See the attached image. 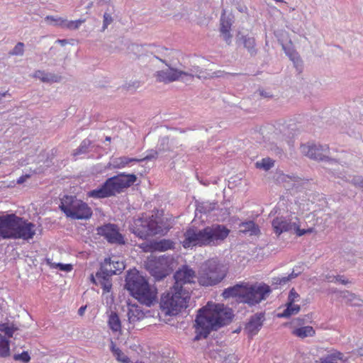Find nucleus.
I'll return each instance as SVG.
<instances>
[{"mask_svg": "<svg viewBox=\"0 0 363 363\" xmlns=\"http://www.w3.org/2000/svg\"><path fill=\"white\" fill-rule=\"evenodd\" d=\"M233 316V311L223 304H209L198 311L195 320L197 335L194 340H199L202 336L207 337L212 330L229 323Z\"/></svg>", "mask_w": 363, "mask_h": 363, "instance_id": "1", "label": "nucleus"}, {"mask_svg": "<svg viewBox=\"0 0 363 363\" xmlns=\"http://www.w3.org/2000/svg\"><path fill=\"white\" fill-rule=\"evenodd\" d=\"M230 230L223 225L213 224L203 229L189 228L184 233L183 246H216L220 245L229 235Z\"/></svg>", "mask_w": 363, "mask_h": 363, "instance_id": "2", "label": "nucleus"}, {"mask_svg": "<svg viewBox=\"0 0 363 363\" xmlns=\"http://www.w3.org/2000/svg\"><path fill=\"white\" fill-rule=\"evenodd\" d=\"M270 292V287L265 284L240 283L225 289L222 296L225 298H237L239 302L255 306L265 300Z\"/></svg>", "mask_w": 363, "mask_h": 363, "instance_id": "3", "label": "nucleus"}, {"mask_svg": "<svg viewBox=\"0 0 363 363\" xmlns=\"http://www.w3.org/2000/svg\"><path fill=\"white\" fill-rule=\"evenodd\" d=\"M125 288L142 304L150 306L157 301V289L150 285L138 271L128 272L125 278Z\"/></svg>", "mask_w": 363, "mask_h": 363, "instance_id": "4", "label": "nucleus"}, {"mask_svg": "<svg viewBox=\"0 0 363 363\" xmlns=\"http://www.w3.org/2000/svg\"><path fill=\"white\" fill-rule=\"evenodd\" d=\"M136 179V176L133 174H120L108 179L101 186L90 191L88 196L94 199H103L114 196L120 193L123 189L133 184Z\"/></svg>", "mask_w": 363, "mask_h": 363, "instance_id": "5", "label": "nucleus"}, {"mask_svg": "<svg viewBox=\"0 0 363 363\" xmlns=\"http://www.w3.org/2000/svg\"><path fill=\"white\" fill-rule=\"evenodd\" d=\"M227 274L226 267L216 259L204 262L198 272V282L203 286H215L221 282Z\"/></svg>", "mask_w": 363, "mask_h": 363, "instance_id": "6", "label": "nucleus"}, {"mask_svg": "<svg viewBox=\"0 0 363 363\" xmlns=\"http://www.w3.org/2000/svg\"><path fill=\"white\" fill-rule=\"evenodd\" d=\"M189 299V291L176 290L172 287L169 291L162 296L160 308L165 315H176L188 306Z\"/></svg>", "mask_w": 363, "mask_h": 363, "instance_id": "7", "label": "nucleus"}, {"mask_svg": "<svg viewBox=\"0 0 363 363\" xmlns=\"http://www.w3.org/2000/svg\"><path fill=\"white\" fill-rule=\"evenodd\" d=\"M60 208L67 217L74 220H87L92 215V210L86 203L72 196L61 199Z\"/></svg>", "mask_w": 363, "mask_h": 363, "instance_id": "8", "label": "nucleus"}, {"mask_svg": "<svg viewBox=\"0 0 363 363\" xmlns=\"http://www.w3.org/2000/svg\"><path fill=\"white\" fill-rule=\"evenodd\" d=\"M303 223L300 219L296 217H284L283 216H278L275 217L272 221V226L274 233L277 235H280L285 232H290L294 230L296 235L301 237L305 234L311 233L314 229L313 228H301Z\"/></svg>", "mask_w": 363, "mask_h": 363, "instance_id": "9", "label": "nucleus"}, {"mask_svg": "<svg viewBox=\"0 0 363 363\" xmlns=\"http://www.w3.org/2000/svg\"><path fill=\"white\" fill-rule=\"evenodd\" d=\"M130 228L134 234L141 238L163 234L164 232L162 227L158 224L153 216L135 218Z\"/></svg>", "mask_w": 363, "mask_h": 363, "instance_id": "10", "label": "nucleus"}, {"mask_svg": "<svg viewBox=\"0 0 363 363\" xmlns=\"http://www.w3.org/2000/svg\"><path fill=\"white\" fill-rule=\"evenodd\" d=\"M301 151L302 154L307 156L308 157L315 160L327 161L329 164L335 165L337 168L330 169L333 174L337 177V172H342L347 174L345 172L340 171L339 165L335 160L330 158V150L328 145H303L301 146Z\"/></svg>", "mask_w": 363, "mask_h": 363, "instance_id": "11", "label": "nucleus"}, {"mask_svg": "<svg viewBox=\"0 0 363 363\" xmlns=\"http://www.w3.org/2000/svg\"><path fill=\"white\" fill-rule=\"evenodd\" d=\"M170 264L171 259L169 257L160 256L149 258L145 263V267L156 280H161L169 274L171 271Z\"/></svg>", "mask_w": 363, "mask_h": 363, "instance_id": "12", "label": "nucleus"}, {"mask_svg": "<svg viewBox=\"0 0 363 363\" xmlns=\"http://www.w3.org/2000/svg\"><path fill=\"white\" fill-rule=\"evenodd\" d=\"M175 284L173 288L176 290L189 291L183 286L184 284L194 282L196 272L187 265L182 266L174 275Z\"/></svg>", "mask_w": 363, "mask_h": 363, "instance_id": "13", "label": "nucleus"}, {"mask_svg": "<svg viewBox=\"0 0 363 363\" xmlns=\"http://www.w3.org/2000/svg\"><path fill=\"white\" fill-rule=\"evenodd\" d=\"M18 218L15 214L0 216V238H14Z\"/></svg>", "mask_w": 363, "mask_h": 363, "instance_id": "14", "label": "nucleus"}, {"mask_svg": "<svg viewBox=\"0 0 363 363\" xmlns=\"http://www.w3.org/2000/svg\"><path fill=\"white\" fill-rule=\"evenodd\" d=\"M157 59L165 63L167 67L166 69L157 71L154 74L157 82L169 84L182 79V70L170 67L164 60H162L159 57H157Z\"/></svg>", "mask_w": 363, "mask_h": 363, "instance_id": "15", "label": "nucleus"}, {"mask_svg": "<svg viewBox=\"0 0 363 363\" xmlns=\"http://www.w3.org/2000/svg\"><path fill=\"white\" fill-rule=\"evenodd\" d=\"M35 234V225L28 220L19 217L13 239L29 240Z\"/></svg>", "mask_w": 363, "mask_h": 363, "instance_id": "16", "label": "nucleus"}, {"mask_svg": "<svg viewBox=\"0 0 363 363\" xmlns=\"http://www.w3.org/2000/svg\"><path fill=\"white\" fill-rule=\"evenodd\" d=\"M35 234V225L28 220L19 217L13 239L29 240Z\"/></svg>", "mask_w": 363, "mask_h": 363, "instance_id": "17", "label": "nucleus"}, {"mask_svg": "<svg viewBox=\"0 0 363 363\" xmlns=\"http://www.w3.org/2000/svg\"><path fill=\"white\" fill-rule=\"evenodd\" d=\"M98 234L104 236L108 242L115 244H124L123 235L119 233L117 226L114 224H107L98 228Z\"/></svg>", "mask_w": 363, "mask_h": 363, "instance_id": "18", "label": "nucleus"}, {"mask_svg": "<svg viewBox=\"0 0 363 363\" xmlns=\"http://www.w3.org/2000/svg\"><path fill=\"white\" fill-rule=\"evenodd\" d=\"M109 267L110 265H108L107 264H105L104 266H101L99 271L96 274V277L105 293L110 291L112 286L110 278L111 276L114 275V273L116 272V270H112Z\"/></svg>", "mask_w": 363, "mask_h": 363, "instance_id": "19", "label": "nucleus"}, {"mask_svg": "<svg viewBox=\"0 0 363 363\" xmlns=\"http://www.w3.org/2000/svg\"><path fill=\"white\" fill-rule=\"evenodd\" d=\"M350 357L340 351L333 350L326 355L315 360L314 363H350Z\"/></svg>", "mask_w": 363, "mask_h": 363, "instance_id": "20", "label": "nucleus"}, {"mask_svg": "<svg viewBox=\"0 0 363 363\" xmlns=\"http://www.w3.org/2000/svg\"><path fill=\"white\" fill-rule=\"evenodd\" d=\"M233 22V17L226 16L225 11L223 10L220 20V32L223 40L228 45L231 43L232 35L230 34V30Z\"/></svg>", "mask_w": 363, "mask_h": 363, "instance_id": "21", "label": "nucleus"}, {"mask_svg": "<svg viewBox=\"0 0 363 363\" xmlns=\"http://www.w3.org/2000/svg\"><path fill=\"white\" fill-rule=\"evenodd\" d=\"M264 320V313H256L251 316L248 323L246 324L245 330L250 336H254L261 329Z\"/></svg>", "mask_w": 363, "mask_h": 363, "instance_id": "22", "label": "nucleus"}, {"mask_svg": "<svg viewBox=\"0 0 363 363\" xmlns=\"http://www.w3.org/2000/svg\"><path fill=\"white\" fill-rule=\"evenodd\" d=\"M145 252L166 251L173 247V242L167 240L152 242L150 244L143 243L140 246Z\"/></svg>", "mask_w": 363, "mask_h": 363, "instance_id": "23", "label": "nucleus"}, {"mask_svg": "<svg viewBox=\"0 0 363 363\" xmlns=\"http://www.w3.org/2000/svg\"><path fill=\"white\" fill-rule=\"evenodd\" d=\"M33 77L40 79L44 83H57L60 82L62 79V77L59 74L46 72L43 70H37L33 74Z\"/></svg>", "mask_w": 363, "mask_h": 363, "instance_id": "24", "label": "nucleus"}, {"mask_svg": "<svg viewBox=\"0 0 363 363\" xmlns=\"http://www.w3.org/2000/svg\"><path fill=\"white\" fill-rule=\"evenodd\" d=\"M208 73L197 65H193L186 71L182 70V79L184 77H190L191 79L196 77L201 79L208 78Z\"/></svg>", "mask_w": 363, "mask_h": 363, "instance_id": "25", "label": "nucleus"}, {"mask_svg": "<svg viewBox=\"0 0 363 363\" xmlns=\"http://www.w3.org/2000/svg\"><path fill=\"white\" fill-rule=\"evenodd\" d=\"M337 178L352 184L356 188L360 189L363 191V177L359 175H351L342 172L337 173Z\"/></svg>", "mask_w": 363, "mask_h": 363, "instance_id": "26", "label": "nucleus"}, {"mask_svg": "<svg viewBox=\"0 0 363 363\" xmlns=\"http://www.w3.org/2000/svg\"><path fill=\"white\" fill-rule=\"evenodd\" d=\"M217 206V203L215 202L203 201L198 203L195 211L196 216L198 217L200 215V217H201L203 214H209L211 211L216 209Z\"/></svg>", "mask_w": 363, "mask_h": 363, "instance_id": "27", "label": "nucleus"}, {"mask_svg": "<svg viewBox=\"0 0 363 363\" xmlns=\"http://www.w3.org/2000/svg\"><path fill=\"white\" fill-rule=\"evenodd\" d=\"M239 231L250 235H257L260 232L259 226L252 220L241 223L239 225Z\"/></svg>", "mask_w": 363, "mask_h": 363, "instance_id": "28", "label": "nucleus"}, {"mask_svg": "<svg viewBox=\"0 0 363 363\" xmlns=\"http://www.w3.org/2000/svg\"><path fill=\"white\" fill-rule=\"evenodd\" d=\"M105 264H107L108 265L109 264V267H111L112 270H116L114 274H121L125 269L123 262L116 257L106 258L104 262L101 263V266H104Z\"/></svg>", "mask_w": 363, "mask_h": 363, "instance_id": "29", "label": "nucleus"}, {"mask_svg": "<svg viewBox=\"0 0 363 363\" xmlns=\"http://www.w3.org/2000/svg\"><path fill=\"white\" fill-rule=\"evenodd\" d=\"M291 333L298 337L301 339L313 337L315 334V331L312 326H301L299 328H295L292 330Z\"/></svg>", "mask_w": 363, "mask_h": 363, "instance_id": "30", "label": "nucleus"}, {"mask_svg": "<svg viewBox=\"0 0 363 363\" xmlns=\"http://www.w3.org/2000/svg\"><path fill=\"white\" fill-rule=\"evenodd\" d=\"M138 159L137 158H130L128 157H120L113 158L111 162V165L113 167V168L115 169H121L124 168L129 164L132 162H139Z\"/></svg>", "mask_w": 363, "mask_h": 363, "instance_id": "31", "label": "nucleus"}, {"mask_svg": "<svg viewBox=\"0 0 363 363\" xmlns=\"http://www.w3.org/2000/svg\"><path fill=\"white\" fill-rule=\"evenodd\" d=\"M128 320L130 323H135L144 318L145 313L138 306L132 305L128 311Z\"/></svg>", "mask_w": 363, "mask_h": 363, "instance_id": "32", "label": "nucleus"}, {"mask_svg": "<svg viewBox=\"0 0 363 363\" xmlns=\"http://www.w3.org/2000/svg\"><path fill=\"white\" fill-rule=\"evenodd\" d=\"M340 297L345 300L346 303L351 306H359L363 304V301L348 291H342L340 292Z\"/></svg>", "mask_w": 363, "mask_h": 363, "instance_id": "33", "label": "nucleus"}, {"mask_svg": "<svg viewBox=\"0 0 363 363\" xmlns=\"http://www.w3.org/2000/svg\"><path fill=\"white\" fill-rule=\"evenodd\" d=\"M240 33L238 35L237 42L238 43L243 44L244 47L251 53L255 52V40L254 38L249 37L247 35H241Z\"/></svg>", "mask_w": 363, "mask_h": 363, "instance_id": "34", "label": "nucleus"}, {"mask_svg": "<svg viewBox=\"0 0 363 363\" xmlns=\"http://www.w3.org/2000/svg\"><path fill=\"white\" fill-rule=\"evenodd\" d=\"M108 325L110 328L114 331L118 332L121 329V323L118 315L116 313H111L108 318Z\"/></svg>", "mask_w": 363, "mask_h": 363, "instance_id": "35", "label": "nucleus"}, {"mask_svg": "<svg viewBox=\"0 0 363 363\" xmlns=\"http://www.w3.org/2000/svg\"><path fill=\"white\" fill-rule=\"evenodd\" d=\"M111 350L118 361L123 363H128L129 358L116 346L113 341L111 342Z\"/></svg>", "mask_w": 363, "mask_h": 363, "instance_id": "36", "label": "nucleus"}, {"mask_svg": "<svg viewBox=\"0 0 363 363\" xmlns=\"http://www.w3.org/2000/svg\"><path fill=\"white\" fill-rule=\"evenodd\" d=\"M10 354L9 341L0 334V357H6Z\"/></svg>", "mask_w": 363, "mask_h": 363, "instance_id": "37", "label": "nucleus"}, {"mask_svg": "<svg viewBox=\"0 0 363 363\" xmlns=\"http://www.w3.org/2000/svg\"><path fill=\"white\" fill-rule=\"evenodd\" d=\"M300 311V306L294 304V302H288L286 308L280 315L281 317H289L291 315L296 314Z\"/></svg>", "mask_w": 363, "mask_h": 363, "instance_id": "38", "label": "nucleus"}, {"mask_svg": "<svg viewBox=\"0 0 363 363\" xmlns=\"http://www.w3.org/2000/svg\"><path fill=\"white\" fill-rule=\"evenodd\" d=\"M274 161L269 157L263 158L260 161H257L255 163V167L257 169H262L265 171L270 169L272 167H274Z\"/></svg>", "mask_w": 363, "mask_h": 363, "instance_id": "39", "label": "nucleus"}, {"mask_svg": "<svg viewBox=\"0 0 363 363\" xmlns=\"http://www.w3.org/2000/svg\"><path fill=\"white\" fill-rule=\"evenodd\" d=\"M91 144V142L89 139H84L80 144V145L74 151L73 155L77 156L82 154H85L88 152V150Z\"/></svg>", "mask_w": 363, "mask_h": 363, "instance_id": "40", "label": "nucleus"}, {"mask_svg": "<svg viewBox=\"0 0 363 363\" xmlns=\"http://www.w3.org/2000/svg\"><path fill=\"white\" fill-rule=\"evenodd\" d=\"M84 22H85V19H82V18L75 20V21H68L67 19H66L64 28H66L68 30H77Z\"/></svg>", "mask_w": 363, "mask_h": 363, "instance_id": "41", "label": "nucleus"}, {"mask_svg": "<svg viewBox=\"0 0 363 363\" xmlns=\"http://www.w3.org/2000/svg\"><path fill=\"white\" fill-rule=\"evenodd\" d=\"M45 19L47 21H48L50 23V24H51L52 26H59L62 28H64V27H65V23L66 21L65 18H62L60 17H55L52 16H48L46 17Z\"/></svg>", "mask_w": 363, "mask_h": 363, "instance_id": "42", "label": "nucleus"}, {"mask_svg": "<svg viewBox=\"0 0 363 363\" xmlns=\"http://www.w3.org/2000/svg\"><path fill=\"white\" fill-rule=\"evenodd\" d=\"M49 264H50V267L55 269H60L63 272H70L72 269V265L70 264H62V263H50L48 261Z\"/></svg>", "mask_w": 363, "mask_h": 363, "instance_id": "43", "label": "nucleus"}, {"mask_svg": "<svg viewBox=\"0 0 363 363\" xmlns=\"http://www.w3.org/2000/svg\"><path fill=\"white\" fill-rule=\"evenodd\" d=\"M24 44L23 43H18L13 49L10 52V54L12 55H19L22 56L24 52Z\"/></svg>", "mask_w": 363, "mask_h": 363, "instance_id": "44", "label": "nucleus"}, {"mask_svg": "<svg viewBox=\"0 0 363 363\" xmlns=\"http://www.w3.org/2000/svg\"><path fill=\"white\" fill-rule=\"evenodd\" d=\"M0 331L4 332L9 337H11L15 331V328L6 324H2L0 325Z\"/></svg>", "mask_w": 363, "mask_h": 363, "instance_id": "45", "label": "nucleus"}, {"mask_svg": "<svg viewBox=\"0 0 363 363\" xmlns=\"http://www.w3.org/2000/svg\"><path fill=\"white\" fill-rule=\"evenodd\" d=\"M158 153H159V152L157 150H150L147 151V154L145 157H143L142 159H139L140 160L139 162L151 160L155 159V158H157Z\"/></svg>", "mask_w": 363, "mask_h": 363, "instance_id": "46", "label": "nucleus"}, {"mask_svg": "<svg viewBox=\"0 0 363 363\" xmlns=\"http://www.w3.org/2000/svg\"><path fill=\"white\" fill-rule=\"evenodd\" d=\"M13 358L15 360H20L24 363L28 362L30 359L27 352H23L21 354H15Z\"/></svg>", "mask_w": 363, "mask_h": 363, "instance_id": "47", "label": "nucleus"}, {"mask_svg": "<svg viewBox=\"0 0 363 363\" xmlns=\"http://www.w3.org/2000/svg\"><path fill=\"white\" fill-rule=\"evenodd\" d=\"M113 21V18L111 16L109 13H105L104 14V21H103V26L102 30H105L108 25H110Z\"/></svg>", "mask_w": 363, "mask_h": 363, "instance_id": "48", "label": "nucleus"}, {"mask_svg": "<svg viewBox=\"0 0 363 363\" xmlns=\"http://www.w3.org/2000/svg\"><path fill=\"white\" fill-rule=\"evenodd\" d=\"M168 142H169V139L167 138H162L160 140V144L158 145V152H161V151H165L167 150V148L166 147L168 145Z\"/></svg>", "mask_w": 363, "mask_h": 363, "instance_id": "49", "label": "nucleus"}, {"mask_svg": "<svg viewBox=\"0 0 363 363\" xmlns=\"http://www.w3.org/2000/svg\"><path fill=\"white\" fill-rule=\"evenodd\" d=\"M298 297V294L295 291L294 289H291L289 294L288 302H296Z\"/></svg>", "mask_w": 363, "mask_h": 363, "instance_id": "50", "label": "nucleus"}, {"mask_svg": "<svg viewBox=\"0 0 363 363\" xmlns=\"http://www.w3.org/2000/svg\"><path fill=\"white\" fill-rule=\"evenodd\" d=\"M335 282H340L344 285L350 283V281L347 279H345L343 276H340V275L336 276Z\"/></svg>", "mask_w": 363, "mask_h": 363, "instance_id": "51", "label": "nucleus"}, {"mask_svg": "<svg viewBox=\"0 0 363 363\" xmlns=\"http://www.w3.org/2000/svg\"><path fill=\"white\" fill-rule=\"evenodd\" d=\"M209 74L208 77H224V75H230V74L224 73L222 71L215 72L212 74L213 75H211L210 74Z\"/></svg>", "mask_w": 363, "mask_h": 363, "instance_id": "52", "label": "nucleus"}, {"mask_svg": "<svg viewBox=\"0 0 363 363\" xmlns=\"http://www.w3.org/2000/svg\"><path fill=\"white\" fill-rule=\"evenodd\" d=\"M28 178H30V174H25V175H23L21 177H20L18 179H17V183L21 184H23L24 183Z\"/></svg>", "mask_w": 363, "mask_h": 363, "instance_id": "53", "label": "nucleus"}, {"mask_svg": "<svg viewBox=\"0 0 363 363\" xmlns=\"http://www.w3.org/2000/svg\"><path fill=\"white\" fill-rule=\"evenodd\" d=\"M336 276L325 275L323 280L328 282H335Z\"/></svg>", "mask_w": 363, "mask_h": 363, "instance_id": "54", "label": "nucleus"}, {"mask_svg": "<svg viewBox=\"0 0 363 363\" xmlns=\"http://www.w3.org/2000/svg\"><path fill=\"white\" fill-rule=\"evenodd\" d=\"M300 273H301V272H300V271H298V272H296V270H295V269H294V270H293V272H292L290 274H289L288 276H289V279L291 280L292 279H294V278H296V277H298V275Z\"/></svg>", "mask_w": 363, "mask_h": 363, "instance_id": "55", "label": "nucleus"}, {"mask_svg": "<svg viewBox=\"0 0 363 363\" xmlns=\"http://www.w3.org/2000/svg\"><path fill=\"white\" fill-rule=\"evenodd\" d=\"M272 151L274 152L276 155H281L282 154V149L279 147H275L274 149H271Z\"/></svg>", "mask_w": 363, "mask_h": 363, "instance_id": "56", "label": "nucleus"}, {"mask_svg": "<svg viewBox=\"0 0 363 363\" xmlns=\"http://www.w3.org/2000/svg\"><path fill=\"white\" fill-rule=\"evenodd\" d=\"M281 282L282 285L286 284L287 282H289L291 279H289V276L286 277H281Z\"/></svg>", "mask_w": 363, "mask_h": 363, "instance_id": "57", "label": "nucleus"}, {"mask_svg": "<svg viewBox=\"0 0 363 363\" xmlns=\"http://www.w3.org/2000/svg\"><path fill=\"white\" fill-rule=\"evenodd\" d=\"M281 281V280L280 277H277L273 278V284H274L282 285Z\"/></svg>", "mask_w": 363, "mask_h": 363, "instance_id": "58", "label": "nucleus"}, {"mask_svg": "<svg viewBox=\"0 0 363 363\" xmlns=\"http://www.w3.org/2000/svg\"><path fill=\"white\" fill-rule=\"evenodd\" d=\"M55 43H59L62 46H65V45L67 44L68 42L66 39H62V40L58 39L55 41Z\"/></svg>", "mask_w": 363, "mask_h": 363, "instance_id": "59", "label": "nucleus"}, {"mask_svg": "<svg viewBox=\"0 0 363 363\" xmlns=\"http://www.w3.org/2000/svg\"><path fill=\"white\" fill-rule=\"evenodd\" d=\"M353 352L357 354L359 356H363V346L353 351Z\"/></svg>", "mask_w": 363, "mask_h": 363, "instance_id": "60", "label": "nucleus"}, {"mask_svg": "<svg viewBox=\"0 0 363 363\" xmlns=\"http://www.w3.org/2000/svg\"><path fill=\"white\" fill-rule=\"evenodd\" d=\"M86 306H82L79 308L78 310V313L80 315H82L86 310Z\"/></svg>", "mask_w": 363, "mask_h": 363, "instance_id": "61", "label": "nucleus"}, {"mask_svg": "<svg viewBox=\"0 0 363 363\" xmlns=\"http://www.w3.org/2000/svg\"><path fill=\"white\" fill-rule=\"evenodd\" d=\"M291 59L295 62L296 60V62L298 61V56H296V54H291V56H290Z\"/></svg>", "mask_w": 363, "mask_h": 363, "instance_id": "62", "label": "nucleus"}, {"mask_svg": "<svg viewBox=\"0 0 363 363\" xmlns=\"http://www.w3.org/2000/svg\"><path fill=\"white\" fill-rule=\"evenodd\" d=\"M6 96H11V94L8 91H5L4 93L0 92V98L1 97H6Z\"/></svg>", "mask_w": 363, "mask_h": 363, "instance_id": "63", "label": "nucleus"}, {"mask_svg": "<svg viewBox=\"0 0 363 363\" xmlns=\"http://www.w3.org/2000/svg\"><path fill=\"white\" fill-rule=\"evenodd\" d=\"M260 95L267 98V97H269L270 96L269 94H267L265 91H260L259 92Z\"/></svg>", "mask_w": 363, "mask_h": 363, "instance_id": "64", "label": "nucleus"}]
</instances>
